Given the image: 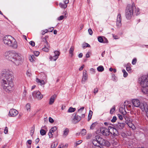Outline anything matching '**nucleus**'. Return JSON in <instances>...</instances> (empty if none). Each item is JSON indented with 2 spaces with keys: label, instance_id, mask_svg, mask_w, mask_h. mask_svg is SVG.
<instances>
[{
  "label": "nucleus",
  "instance_id": "obj_24",
  "mask_svg": "<svg viewBox=\"0 0 148 148\" xmlns=\"http://www.w3.org/2000/svg\"><path fill=\"white\" fill-rule=\"evenodd\" d=\"M134 9H135V12H134V15H136L137 16L140 14V12H139V9L138 8H136L135 7V8H134Z\"/></svg>",
  "mask_w": 148,
  "mask_h": 148
},
{
  "label": "nucleus",
  "instance_id": "obj_60",
  "mask_svg": "<svg viewBox=\"0 0 148 148\" xmlns=\"http://www.w3.org/2000/svg\"><path fill=\"white\" fill-rule=\"evenodd\" d=\"M34 129H35V126L34 125L31 128L30 132H34Z\"/></svg>",
  "mask_w": 148,
  "mask_h": 148
},
{
  "label": "nucleus",
  "instance_id": "obj_4",
  "mask_svg": "<svg viewBox=\"0 0 148 148\" xmlns=\"http://www.w3.org/2000/svg\"><path fill=\"white\" fill-rule=\"evenodd\" d=\"M134 8H135V6L134 3L131 5H128L127 6L125 10V16L128 20L130 19L134 14Z\"/></svg>",
  "mask_w": 148,
  "mask_h": 148
},
{
  "label": "nucleus",
  "instance_id": "obj_16",
  "mask_svg": "<svg viewBox=\"0 0 148 148\" xmlns=\"http://www.w3.org/2000/svg\"><path fill=\"white\" fill-rule=\"evenodd\" d=\"M56 95L54 94L49 99V105L52 104L54 102L55 99L56 98Z\"/></svg>",
  "mask_w": 148,
  "mask_h": 148
},
{
  "label": "nucleus",
  "instance_id": "obj_10",
  "mask_svg": "<svg viewBox=\"0 0 148 148\" xmlns=\"http://www.w3.org/2000/svg\"><path fill=\"white\" fill-rule=\"evenodd\" d=\"M32 95L34 97H36L38 99L40 100L43 97L42 95L41 94L39 91H34L32 93Z\"/></svg>",
  "mask_w": 148,
  "mask_h": 148
},
{
  "label": "nucleus",
  "instance_id": "obj_29",
  "mask_svg": "<svg viewBox=\"0 0 148 148\" xmlns=\"http://www.w3.org/2000/svg\"><path fill=\"white\" fill-rule=\"evenodd\" d=\"M139 107L143 111H144L145 110H146L144 104L143 103H140V105L139 106Z\"/></svg>",
  "mask_w": 148,
  "mask_h": 148
},
{
  "label": "nucleus",
  "instance_id": "obj_32",
  "mask_svg": "<svg viewBox=\"0 0 148 148\" xmlns=\"http://www.w3.org/2000/svg\"><path fill=\"white\" fill-rule=\"evenodd\" d=\"M97 124V122L93 123L90 126V129L92 130L93 129L95 125Z\"/></svg>",
  "mask_w": 148,
  "mask_h": 148
},
{
  "label": "nucleus",
  "instance_id": "obj_9",
  "mask_svg": "<svg viewBox=\"0 0 148 148\" xmlns=\"http://www.w3.org/2000/svg\"><path fill=\"white\" fill-rule=\"evenodd\" d=\"M76 114V113H74L72 115L74 118L72 119V122L74 124L78 122L81 120V117Z\"/></svg>",
  "mask_w": 148,
  "mask_h": 148
},
{
  "label": "nucleus",
  "instance_id": "obj_3",
  "mask_svg": "<svg viewBox=\"0 0 148 148\" xmlns=\"http://www.w3.org/2000/svg\"><path fill=\"white\" fill-rule=\"evenodd\" d=\"M13 62L16 65H18L22 63V59L18 54L15 51H12L9 60Z\"/></svg>",
  "mask_w": 148,
  "mask_h": 148
},
{
  "label": "nucleus",
  "instance_id": "obj_51",
  "mask_svg": "<svg viewBox=\"0 0 148 148\" xmlns=\"http://www.w3.org/2000/svg\"><path fill=\"white\" fill-rule=\"evenodd\" d=\"M29 44L32 47L34 46L35 45V43L34 41H31L29 42Z\"/></svg>",
  "mask_w": 148,
  "mask_h": 148
},
{
  "label": "nucleus",
  "instance_id": "obj_38",
  "mask_svg": "<svg viewBox=\"0 0 148 148\" xmlns=\"http://www.w3.org/2000/svg\"><path fill=\"white\" fill-rule=\"evenodd\" d=\"M69 132L68 128H66L64 131V135L66 136L68 134Z\"/></svg>",
  "mask_w": 148,
  "mask_h": 148
},
{
  "label": "nucleus",
  "instance_id": "obj_28",
  "mask_svg": "<svg viewBox=\"0 0 148 148\" xmlns=\"http://www.w3.org/2000/svg\"><path fill=\"white\" fill-rule=\"evenodd\" d=\"M76 110L75 108H73L72 107H70L69 108L67 111L68 112H75Z\"/></svg>",
  "mask_w": 148,
  "mask_h": 148
},
{
  "label": "nucleus",
  "instance_id": "obj_47",
  "mask_svg": "<svg viewBox=\"0 0 148 148\" xmlns=\"http://www.w3.org/2000/svg\"><path fill=\"white\" fill-rule=\"evenodd\" d=\"M64 18V15H62L60 16V17L57 18V20L58 21L61 20L63 19Z\"/></svg>",
  "mask_w": 148,
  "mask_h": 148
},
{
  "label": "nucleus",
  "instance_id": "obj_57",
  "mask_svg": "<svg viewBox=\"0 0 148 148\" xmlns=\"http://www.w3.org/2000/svg\"><path fill=\"white\" fill-rule=\"evenodd\" d=\"M39 52L38 51H36L34 52V55L36 56H38L39 54Z\"/></svg>",
  "mask_w": 148,
  "mask_h": 148
},
{
  "label": "nucleus",
  "instance_id": "obj_53",
  "mask_svg": "<svg viewBox=\"0 0 148 148\" xmlns=\"http://www.w3.org/2000/svg\"><path fill=\"white\" fill-rule=\"evenodd\" d=\"M88 32L89 34L90 35H92L93 33V32L91 28H89L88 29Z\"/></svg>",
  "mask_w": 148,
  "mask_h": 148
},
{
  "label": "nucleus",
  "instance_id": "obj_35",
  "mask_svg": "<svg viewBox=\"0 0 148 148\" xmlns=\"http://www.w3.org/2000/svg\"><path fill=\"white\" fill-rule=\"evenodd\" d=\"M57 129V128L56 126H54L51 128L50 130L49 131L52 133L55 132Z\"/></svg>",
  "mask_w": 148,
  "mask_h": 148
},
{
  "label": "nucleus",
  "instance_id": "obj_54",
  "mask_svg": "<svg viewBox=\"0 0 148 148\" xmlns=\"http://www.w3.org/2000/svg\"><path fill=\"white\" fill-rule=\"evenodd\" d=\"M103 38H104V39H103V42H102V43H108V40L105 37H103Z\"/></svg>",
  "mask_w": 148,
  "mask_h": 148
},
{
  "label": "nucleus",
  "instance_id": "obj_39",
  "mask_svg": "<svg viewBox=\"0 0 148 148\" xmlns=\"http://www.w3.org/2000/svg\"><path fill=\"white\" fill-rule=\"evenodd\" d=\"M74 50V47H71L70 48L69 51V53L70 54H71V57L73 55V51Z\"/></svg>",
  "mask_w": 148,
  "mask_h": 148
},
{
  "label": "nucleus",
  "instance_id": "obj_19",
  "mask_svg": "<svg viewBox=\"0 0 148 148\" xmlns=\"http://www.w3.org/2000/svg\"><path fill=\"white\" fill-rule=\"evenodd\" d=\"M12 52V51H8L5 53V56L6 59L9 60Z\"/></svg>",
  "mask_w": 148,
  "mask_h": 148
},
{
  "label": "nucleus",
  "instance_id": "obj_27",
  "mask_svg": "<svg viewBox=\"0 0 148 148\" xmlns=\"http://www.w3.org/2000/svg\"><path fill=\"white\" fill-rule=\"evenodd\" d=\"M88 79V75L87 74H83V78L82 79V82H85Z\"/></svg>",
  "mask_w": 148,
  "mask_h": 148
},
{
  "label": "nucleus",
  "instance_id": "obj_33",
  "mask_svg": "<svg viewBox=\"0 0 148 148\" xmlns=\"http://www.w3.org/2000/svg\"><path fill=\"white\" fill-rule=\"evenodd\" d=\"M59 6L62 8H65L67 7V5L66 4H63L60 3L59 4Z\"/></svg>",
  "mask_w": 148,
  "mask_h": 148
},
{
  "label": "nucleus",
  "instance_id": "obj_8",
  "mask_svg": "<svg viewBox=\"0 0 148 148\" xmlns=\"http://www.w3.org/2000/svg\"><path fill=\"white\" fill-rule=\"evenodd\" d=\"M109 127L108 128L102 127L100 128V131L103 136H108L110 135V131L109 130Z\"/></svg>",
  "mask_w": 148,
  "mask_h": 148
},
{
  "label": "nucleus",
  "instance_id": "obj_34",
  "mask_svg": "<svg viewBox=\"0 0 148 148\" xmlns=\"http://www.w3.org/2000/svg\"><path fill=\"white\" fill-rule=\"evenodd\" d=\"M115 106H114L110 110V114H113L115 110Z\"/></svg>",
  "mask_w": 148,
  "mask_h": 148
},
{
  "label": "nucleus",
  "instance_id": "obj_2",
  "mask_svg": "<svg viewBox=\"0 0 148 148\" xmlns=\"http://www.w3.org/2000/svg\"><path fill=\"white\" fill-rule=\"evenodd\" d=\"M13 62L16 65H18L22 63V59L18 54L15 51H12L9 60Z\"/></svg>",
  "mask_w": 148,
  "mask_h": 148
},
{
  "label": "nucleus",
  "instance_id": "obj_36",
  "mask_svg": "<svg viewBox=\"0 0 148 148\" xmlns=\"http://www.w3.org/2000/svg\"><path fill=\"white\" fill-rule=\"evenodd\" d=\"M98 40L99 42L101 43H102V42H103V39L101 36H99L98 37Z\"/></svg>",
  "mask_w": 148,
  "mask_h": 148
},
{
  "label": "nucleus",
  "instance_id": "obj_48",
  "mask_svg": "<svg viewBox=\"0 0 148 148\" xmlns=\"http://www.w3.org/2000/svg\"><path fill=\"white\" fill-rule=\"evenodd\" d=\"M34 57V55H32V56H31L29 58V59L30 61L32 62H33L34 61V60L33 58V57Z\"/></svg>",
  "mask_w": 148,
  "mask_h": 148
},
{
  "label": "nucleus",
  "instance_id": "obj_1",
  "mask_svg": "<svg viewBox=\"0 0 148 148\" xmlns=\"http://www.w3.org/2000/svg\"><path fill=\"white\" fill-rule=\"evenodd\" d=\"M14 79L13 73L9 70H5L1 73V86L7 92L11 91L13 87L12 80Z\"/></svg>",
  "mask_w": 148,
  "mask_h": 148
},
{
  "label": "nucleus",
  "instance_id": "obj_15",
  "mask_svg": "<svg viewBox=\"0 0 148 148\" xmlns=\"http://www.w3.org/2000/svg\"><path fill=\"white\" fill-rule=\"evenodd\" d=\"M132 104L134 106L138 107L140 105V102L138 99H133L132 100Z\"/></svg>",
  "mask_w": 148,
  "mask_h": 148
},
{
  "label": "nucleus",
  "instance_id": "obj_26",
  "mask_svg": "<svg viewBox=\"0 0 148 148\" xmlns=\"http://www.w3.org/2000/svg\"><path fill=\"white\" fill-rule=\"evenodd\" d=\"M90 47V45L87 43H84L82 45V47L84 49H85L87 47Z\"/></svg>",
  "mask_w": 148,
  "mask_h": 148
},
{
  "label": "nucleus",
  "instance_id": "obj_11",
  "mask_svg": "<svg viewBox=\"0 0 148 148\" xmlns=\"http://www.w3.org/2000/svg\"><path fill=\"white\" fill-rule=\"evenodd\" d=\"M125 125L126 124L124 123H120L119 122L116 125V127L121 132L123 129Z\"/></svg>",
  "mask_w": 148,
  "mask_h": 148
},
{
  "label": "nucleus",
  "instance_id": "obj_61",
  "mask_svg": "<svg viewBox=\"0 0 148 148\" xmlns=\"http://www.w3.org/2000/svg\"><path fill=\"white\" fill-rule=\"evenodd\" d=\"M64 17H65L66 18L68 16V13L66 11H65L64 13Z\"/></svg>",
  "mask_w": 148,
  "mask_h": 148
},
{
  "label": "nucleus",
  "instance_id": "obj_31",
  "mask_svg": "<svg viewBox=\"0 0 148 148\" xmlns=\"http://www.w3.org/2000/svg\"><path fill=\"white\" fill-rule=\"evenodd\" d=\"M46 132L43 129H41L40 130V133L42 136L45 135L46 133Z\"/></svg>",
  "mask_w": 148,
  "mask_h": 148
},
{
  "label": "nucleus",
  "instance_id": "obj_52",
  "mask_svg": "<svg viewBox=\"0 0 148 148\" xmlns=\"http://www.w3.org/2000/svg\"><path fill=\"white\" fill-rule=\"evenodd\" d=\"M117 115H118V116L120 120H122L123 119V117L121 115L119 114H117Z\"/></svg>",
  "mask_w": 148,
  "mask_h": 148
},
{
  "label": "nucleus",
  "instance_id": "obj_20",
  "mask_svg": "<svg viewBox=\"0 0 148 148\" xmlns=\"http://www.w3.org/2000/svg\"><path fill=\"white\" fill-rule=\"evenodd\" d=\"M54 53L55 55L54 56V57H55V58L53 59V60L54 61H56L57 59L58 58V56L60 55V52L59 51H55L54 52Z\"/></svg>",
  "mask_w": 148,
  "mask_h": 148
},
{
  "label": "nucleus",
  "instance_id": "obj_37",
  "mask_svg": "<svg viewBox=\"0 0 148 148\" xmlns=\"http://www.w3.org/2000/svg\"><path fill=\"white\" fill-rule=\"evenodd\" d=\"M120 134L124 138H126L127 137V135L122 131H121Z\"/></svg>",
  "mask_w": 148,
  "mask_h": 148
},
{
  "label": "nucleus",
  "instance_id": "obj_22",
  "mask_svg": "<svg viewBox=\"0 0 148 148\" xmlns=\"http://www.w3.org/2000/svg\"><path fill=\"white\" fill-rule=\"evenodd\" d=\"M36 82L38 83H39L41 85H44L45 84V83L43 80H40L38 78H36Z\"/></svg>",
  "mask_w": 148,
  "mask_h": 148
},
{
  "label": "nucleus",
  "instance_id": "obj_21",
  "mask_svg": "<svg viewBox=\"0 0 148 148\" xmlns=\"http://www.w3.org/2000/svg\"><path fill=\"white\" fill-rule=\"evenodd\" d=\"M131 65V64L129 63H128L126 67V69L127 71L129 73H130L131 72V68L130 67V66Z\"/></svg>",
  "mask_w": 148,
  "mask_h": 148
},
{
  "label": "nucleus",
  "instance_id": "obj_63",
  "mask_svg": "<svg viewBox=\"0 0 148 148\" xmlns=\"http://www.w3.org/2000/svg\"><path fill=\"white\" fill-rule=\"evenodd\" d=\"M52 133L49 131V138H51L52 137H53V135Z\"/></svg>",
  "mask_w": 148,
  "mask_h": 148
},
{
  "label": "nucleus",
  "instance_id": "obj_56",
  "mask_svg": "<svg viewBox=\"0 0 148 148\" xmlns=\"http://www.w3.org/2000/svg\"><path fill=\"white\" fill-rule=\"evenodd\" d=\"M45 43L46 44L44 46L47 47H50V45L49 44L48 42L47 41H46V42H45Z\"/></svg>",
  "mask_w": 148,
  "mask_h": 148
},
{
  "label": "nucleus",
  "instance_id": "obj_42",
  "mask_svg": "<svg viewBox=\"0 0 148 148\" xmlns=\"http://www.w3.org/2000/svg\"><path fill=\"white\" fill-rule=\"evenodd\" d=\"M122 72L123 73V77H126L128 75V73L126 72L125 69H123L122 70Z\"/></svg>",
  "mask_w": 148,
  "mask_h": 148
},
{
  "label": "nucleus",
  "instance_id": "obj_41",
  "mask_svg": "<svg viewBox=\"0 0 148 148\" xmlns=\"http://www.w3.org/2000/svg\"><path fill=\"white\" fill-rule=\"evenodd\" d=\"M30 103H28L26 105V108L27 111L30 110Z\"/></svg>",
  "mask_w": 148,
  "mask_h": 148
},
{
  "label": "nucleus",
  "instance_id": "obj_40",
  "mask_svg": "<svg viewBox=\"0 0 148 148\" xmlns=\"http://www.w3.org/2000/svg\"><path fill=\"white\" fill-rule=\"evenodd\" d=\"M112 79L114 81H116L117 80V78L114 74H112Z\"/></svg>",
  "mask_w": 148,
  "mask_h": 148
},
{
  "label": "nucleus",
  "instance_id": "obj_25",
  "mask_svg": "<svg viewBox=\"0 0 148 148\" xmlns=\"http://www.w3.org/2000/svg\"><path fill=\"white\" fill-rule=\"evenodd\" d=\"M93 112H92L91 110H90L89 111V113L88 115V121H89L90 119H91L92 118V114Z\"/></svg>",
  "mask_w": 148,
  "mask_h": 148
},
{
  "label": "nucleus",
  "instance_id": "obj_55",
  "mask_svg": "<svg viewBox=\"0 0 148 148\" xmlns=\"http://www.w3.org/2000/svg\"><path fill=\"white\" fill-rule=\"evenodd\" d=\"M49 122L51 123H52L54 122L53 119L51 117H49Z\"/></svg>",
  "mask_w": 148,
  "mask_h": 148
},
{
  "label": "nucleus",
  "instance_id": "obj_14",
  "mask_svg": "<svg viewBox=\"0 0 148 148\" xmlns=\"http://www.w3.org/2000/svg\"><path fill=\"white\" fill-rule=\"evenodd\" d=\"M18 113V112L16 110L11 109L9 112V115L11 116H15L17 115Z\"/></svg>",
  "mask_w": 148,
  "mask_h": 148
},
{
  "label": "nucleus",
  "instance_id": "obj_64",
  "mask_svg": "<svg viewBox=\"0 0 148 148\" xmlns=\"http://www.w3.org/2000/svg\"><path fill=\"white\" fill-rule=\"evenodd\" d=\"M39 138H37L35 140L36 144H37L39 142Z\"/></svg>",
  "mask_w": 148,
  "mask_h": 148
},
{
  "label": "nucleus",
  "instance_id": "obj_49",
  "mask_svg": "<svg viewBox=\"0 0 148 148\" xmlns=\"http://www.w3.org/2000/svg\"><path fill=\"white\" fill-rule=\"evenodd\" d=\"M137 62V59L136 58H134L132 60V64L133 65L135 64Z\"/></svg>",
  "mask_w": 148,
  "mask_h": 148
},
{
  "label": "nucleus",
  "instance_id": "obj_59",
  "mask_svg": "<svg viewBox=\"0 0 148 148\" xmlns=\"http://www.w3.org/2000/svg\"><path fill=\"white\" fill-rule=\"evenodd\" d=\"M82 142V140H79V141H77L76 142V145H78L79 144H80V143H81Z\"/></svg>",
  "mask_w": 148,
  "mask_h": 148
},
{
  "label": "nucleus",
  "instance_id": "obj_7",
  "mask_svg": "<svg viewBox=\"0 0 148 148\" xmlns=\"http://www.w3.org/2000/svg\"><path fill=\"white\" fill-rule=\"evenodd\" d=\"M109 130L110 131V134H113L114 136H118L120 135V132L115 126V127L110 126H109Z\"/></svg>",
  "mask_w": 148,
  "mask_h": 148
},
{
  "label": "nucleus",
  "instance_id": "obj_17",
  "mask_svg": "<svg viewBox=\"0 0 148 148\" xmlns=\"http://www.w3.org/2000/svg\"><path fill=\"white\" fill-rule=\"evenodd\" d=\"M101 146H106L107 147H109L110 146V144L109 142L107 140L103 139L102 142L101 143Z\"/></svg>",
  "mask_w": 148,
  "mask_h": 148
},
{
  "label": "nucleus",
  "instance_id": "obj_44",
  "mask_svg": "<svg viewBox=\"0 0 148 148\" xmlns=\"http://www.w3.org/2000/svg\"><path fill=\"white\" fill-rule=\"evenodd\" d=\"M123 108L121 107L119 109V111H120V112H121V113H122L123 115H124L126 114L127 112L125 110L124 111H125L124 112H122L121 111L122 110H123Z\"/></svg>",
  "mask_w": 148,
  "mask_h": 148
},
{
  "label": "nucleus",
  "instance_id": "obj_62",
  "mask_svg": "<svg viewBox=\"0 0 148 148\" xmlns=\"http://www.w3.org/2000/svg\"><path fill=\"white\" fill-rule=\"evenodd\" d=\"M27 75L28 76H30L31 75V73L30 71L28 70L26 72Z\"/></svg>",
  "mask_w": 148,
  "mask_h": 148
},
{
  "label": "nucleus",
  "instance_id": "obj_12",
  "mask_svg": "<svg viewBox=\"0 0 148 148\" xmlns=\"http://www.w3.org/2000/svg\"><path fill=\"white\" fill-rule=\"evenodd\" d=\"M121 17L120 13L118 14L117 19L116 25L117 27H119L121 25Z\"/></svg>",
  "mask_w": 148,
  "mask_h": 148
},
{
  "label": "nucleus",
  "instance_id": "obj_6",
  "mask_svg": "<svg viewBox=\"0 0 148 148\" xmlns=\"http://www.w3.org/2000/svg\"><path fill=\"white\" fill-rule=\"evenodd\" d=\"M140 85L142 90L145 93H148V78L146 75L142 76L141 78Z\"/></svg>",
  "mask_w": 148,
  "mask_h": 148
},
{
  "label": "nucleus",
  "instance_id": "obj_5",
  "mask_svg": "<svg viewBox=\"0 0 148 148\" xmlns=\"http://www.w3.org/2000/svg\"><path fill=\"white\" fill-rule=\"evenodd\" d=\"M13 39L15 40L14 38L10 35H6L3 38V41L4 43L9 46H12L14 48H16L17 47V42L15 41L14 43L12 42V39Z\"/></svg>",
  "mask_w": 148,
  "mask_h": 148
},
{
  "label": "nucleus",
  "instance_id": "obj_13",
  "mask_svg": "<svg viewBox=\"0 0 148 148\" xmlns=\"http://www.w3.org/2000/svg\"><path fill=\"white\" fill-rule=\"evenodd\" d=\"M95 139L96 140H93V143L94 144L95 142H97L100 145H101V143L103 140V139L101 137L98 135L96 136H95Z\"/></svg>",
  "mask_w": 148,
  "mask_h": 148
},
{
  "label": "nucleus",
  "instance_id": "obj_30",
  "mask_svg": "<svg viewBox=\"0 0 148 148\" xmlns=\"http://www.w3.org/2000/svg\"><path fill=\"white\" fill-rule=\"evenodd\" d=\"M86 129H83L80 132V134L82 136H84L86 135Z\"/></svg>",
  "mask_w": 148,
  "mask_h": 148
},
{
  "label": "nucleus",
  "instance_id": "obj_45",
  "mask_svg": "<svg viewBox=\"0 0 148 148\" xmlns=\"http://www.w3.org/2000/svg\"><path fill=\"white\" fill-rule=\"evenodd\" d=\"M117 120V118L116 116H114L112 119L111 120V121L112 123L115 122Z\"/></svg>",
  "mask_w": 148,
  "mask_h": 148
},
{
  "label": "nucleus",
  "instance_id": "obj_23",
  "mask_svg": "<svg viewBox=\"0 0 148 148\" xmlns=\"http://www.w3.org/2000/svg\"><path fill=\"white\" fill-rule=\"evenodd\" d=\"M97 69L99 72H102L104 70V68L101 65L97 67Z\"/></svg>",
  "mask_w": 148,
  "mask_h": 148
},
{
  "label": "nucleus",
  "instance_id": "obj_18",
  "mask_svg": "<svg viewBox=\"0 0 148 148\" xmlns=\"http://www.w3.org/2000/svg\"><path fill=\"white\" fill-rule=\"evenodd\" d=\"M123 117L125 119V124H127L131 122L132 121L131 118L127 116H124Z\"/></svg>",
  "mask_w": 148,
  "mask_h": 148
},
{
  "label": "nucleus",
  "instance_id": "obj_46",
  "mask_svg": "<svg viewBox=\"0 0 148 148\" xmlns=\"http://www.w3.org/2000/svg\"><path fill=\"white\" fill-rule=\"evenodd\" d=\"M57 144L58 143H57L56 144L55 143H53L51 146V148H55L57 146Z\"/></svg>",
  "mask_w": 148,
  "mask_h": 148
},
{
  "label": "nucleus",
  "instance_id": "obj_58",
  "mask_svg": "<svg viewBox=\"0 0 148 148\" xmlns=\"http://www.w3.org/2000/svg\"><path fill=\"white\" fill-rule=\"evenodd\" d=\"M32 141L31 140H29L27 141L26 143H28L29 145H31L32 144Z\"/></svg>",
  "mask_w": 148,
  "mask_h": 148
},
{
  "label": "nucleus",
  "instance_id": "obj_43",
  "mask_svg": "<svg viewBox=\"0 0 148 148\" xmlns=\"http://www.w3.org/2000/svg\"><path fill=\"white\" fill-rule=\"evenodd\" d=\"M48 48V47L44 46V47L42 48V50L45 52H48L49 51Z\"/></svg>",
  "mask_w": 148,
  "mask_h": 148
},
{
  "label": "nucleus",
  "instance_id": "obj_50",
  "mask_svg": "<svg viewBox=\"0 0 148 148\" xmlns=\"http://www.w3.org/2000/svg\"><path fill=\"white\" fill-rule=\"evenodd\" d=\"M8 132V128L7 127H5L4 132L5 134H7Z\"/></svg>",
  "mask_w": 148,
  "mask_h": 148
}]
</instances>
